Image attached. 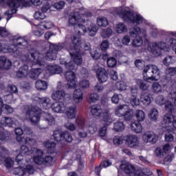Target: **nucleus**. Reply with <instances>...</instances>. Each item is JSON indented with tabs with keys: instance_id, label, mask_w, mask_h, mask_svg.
Segmentation results:
<instances>
[{
	"instance_id": "5fc2aeb1",
	"label": "nucleus",
	"mask_w": 176,
	"mask_h": 176,
	"mask_svg": "<svg viewBox=\"0 0 176 176\" xmlns=\"http://www.w3.org/2000/svg\"><path fill=\"white\" fill-rule=\"evenodd\" d=\"M100 47L102 52H107V50L109 49V41L108 40L103 41L101 43Z\"/></svg>"
},
{
	"instance_id": "e433bc0d",
	"label": "nucleus",
	"mask_w": 176,
	"mask_h": 176,
	"mask_svg": "<svg viewBox=\"0 0 176 176\" xmlns=\"http://www.w3.org/2000/svg\"><path fill=\"white\" fill-rule=\"evenodd\" d=\"M142 43H144V40L141 36L135 37L132 42L133 47H140L142 46Z\"/></svg>"
},
{
	"instance_id": "9d476101",
	"label": "nucleus",
	"mask_w": 176,
	"mask_h": 176,
	"mask_svg": "<svg viewBox=\"0 0 176 176\" xmlns=\"http://www.w3.org/2000/svg\"><path fill=\"white\" fill-rule=\"evenodd\" d=\"M120 168L123 170L125 174H133V176H144V175H149L151 174V170L149 168H146L142 170H135V167L131 164H122L120 166ZM146 171V173H145Z\"/></svg>"
},
{
	"instance_id": "1a4fd4ad",
	"label": "nucleus",
	"mask_w": 176,
	"mask_h": 176,
	"mask_svg": "<svg viewBox=\"0 0 176 176\" xmlns=\"http://www.w3.org/2000/svg\"><path fill=\"white\" fill-rule=\"evenodd\" d=\"M91 113L93 116H96L97 118H100L102 113V122H103L104 126H111L113 122V120L109 116L108 112L102 113V107L100 104H96L92 105L91 107Z\"/></svg>"
},
{
	"instance_id": "ea45409f",
	"label": "nucleus",
	"mask_w": 176,
	"mask_h": 176,
	"mask_svg": "<svg viewBox=\"0 0 176 176\" xmlns=\"http://www.w3.org/2000/svg\"><path fill=\"white\" fill-rule=\"evenodd\" d=\"M113 129L117 133H120V131L124 130V123L120 121L116 122H114Z\"/></svg>"
},
{
	"instance_id": "4be33fe9",
	"label": "nucleus",
	"mask_w": 176,
	"mask_h": 176,
	"mask_svg": "<svg viewBox=\"0 0 176 176\" xmlns=\"http://www.w3.org/2000/svg\"><path fill=\"white\" fill-rule=\"evenodd\" d=\"M78 111L76 110V107H69L67 108V110L65 111L67 119H75L76 118V113Z\"/></svg>"
},
{
	"instance_id": "c85d7f7f",
	"label": "nucleus",
	"mask_w": 176,
	"mask_h": 176,
	"mask_svg": "<svg viewBox=\"0 0 176 176\" xmlns=\"http://www.w3.org/2000/svg\"><path fill=\"white\" fill-rule=\"evenodd\" d=\"M12 140V135L8 131H1V142L3 144L5 142H8V141H10Z\"/></svg>"
},
{
	"instance_id": "3c124183",
	"label": "nucleus",
	"mask_w": 176,
	"mask_h": 176,
	"mask_svg": "<svg viewBox=\"0 0 176 176\" xmlns=\"http://www.w3.org/2000/svg\"><path fill=\"white\" fill-rule=\"evenodd\" d=\"M78 87L80 89H89L90 87V82L87 80H82L79 82Z\"/></svg>"
},
{
	"instance_id": "c9c22d12",
	"label": "nucleus",
	"mask_w": 176,
	"mask_h": 176,
	"mask_svg": "<svg viewBox=\"0 0 176 176\" xmlns=\"http://www.w3.org/2000/svg\"><path fill=\"white\" fill-rule=\"evenodd\" d=\"M44 118L45 122L48 123L49 126H53V124L56 123V120L54 119V117L53 116H51L50 113H45L44 114Z\"/></svg>"
},
{
	"instance_id": "37998d69",
	"label": "nucleus",
	"mask_w": 176,
	"mask_h": 176,
	"mask_svg": "<svg viewBox=\"0 0 176 176\" xmlns=\"http://www.w3.org/2000/svg\"><path fill=\"white\" fill-rule=\"evenodd\" d=\"M107 63L109 68H115L118 65V60H116V58L112 56L107 59Z\"/></svg>"
},
{
	"instance_id": "2f4dec72",
	"label": "nucleus",
	"mask_w": 176,
	"mask_h": 176,
	"mask_svg": "<svg viewBox=\"0 0 176 176\" xmlns=\"http://www.w3.org/2000/svg\"><path fill=\"white\" fill-rule=\"evenodd\" d=\"M35 87L37 90H46L47 89V82L38 80L36 82Z\"/></svg>"
},
{
	"instance_id": "79ce46f5",
	"label": "nucleus",
	"mask_w": 176,
	"mask_h": 176,
	"mask_svg": "<svg viewBox=\"0 0 176 176\" xmlns=\"http://www.w3.org/2000/svg\"><path fill=\"white\" fill-rule=\"evenodd\" d=\"M40 53L33 52L31 54V57L33 59V63L34 64H37V65H42V60L39 58Z\"/></svg>"
},
{
	"instance_id": "de8ad7c7",
	"label": "nucleus",
	"mask_w": 176,
	"mask_h": 176,
	"mask_svg": "<svg viewBox=\"0 0 176 176\" xmlns=\"http://www.w3.org/2000/svg\"><path fill=\"white\" fill-rule=\"evenodd\" d=\"M165 74L166 76H169L171 78V76H174V75H176V67H168L165 69Z\"/></svg>"
},
{
	"instance_id": "0eeeda50",
	"label": "nucleus",
	"mask_w": 176,
	"mask_h": 176,
	"mask_svg": "<svg viewBox=\"0 0 176 176\" xmlns=\"http://www.w3.org/2000/svg\"><path fill=\"white\" fill-rule=\"evenodd\" d=\"M160 76V70L159 67L155 65H148L144 67L143 70V79L145 82H155L156 78Z\"/></svg>"
},
{
	"instance_id": "69168bd1",
	"label": "nucleus",
	"mask_w": 176,
	"mask_h": 176,
	"mask_svg": "<svg viewBox=\"0 0 176 176\" xmlns=\"http://www.w3.org/2000/svg\"><path fill=\"white\" fill-rule=\"evenodd\" d=\"M89 99L91 102H97L100 100V95L97 93L91 94Z\"/></svg>"
},
{
	"instance_id": "7ed1b4c3",
	"label": "nucleus",
	"mask_w": 176,
	"mask_h": 176,
	"mask_svg": "<svg viewBox=\"0 0 176 176\" xmlns=\"http://www.w3.org/2000/svg\"><path fill=\"white\" fill-rule=\"evenodd\" d=\"M74 31L78 35L72 36H76L77 38H80V45H82V37L80 36L85 35L87 31L89 32V36H94L97 32L98 31V28L97 25L91 23V21H87V22H83V25L78 23L74 27Z\"/></svg>"
},
{
	"instance_id": "774afa93",
	"label": "nucleus",
	"mask_w": 176,
	"mask_h": 176,
	"mask_svg": "<svg viewBox=\"0 0 176 176\" xmlns=\"http://www.w3.org/2000/svg\"><path fill=\"white\" fill-rule=\"evenodd\" d=\"M54 6L56 9H57L58 10H60L63 9L64 8V6H65V2L61 1L58 3H55L54 4Z\"/></svg>"
},
{
	"instance_id": "a19ab883",
	"label": "nucleus",
	"mask_w": 176,
	"mask_h": 176,
	"mask_svg": "<svg viewBox=\"0 0 176 176\" xmlns=\"http://www.w3.org/2000/svg\"><path fill=\"white\" fill-rule=\"evenodd\" d=\"M53 138L54 141H56V142H63V132L59 130L54 131Z\"/></svg>"
},
{
	"instance_id": "6ab92c4d",
	"label": "nucleus",
	"mask_w": 176,
	"mask_h": 176,
	"mask_svg": "<svg viewBox=\"0 0 176 176\" xmlns=\"http://www.w3.org/2000/svg\"><path fill=\"white\" fill-rule=\"evenodd\" d=\"M51 108L55 113H64L67 106L64 102H56L51 105Z\"/></svg>"
},
{
	"instance_id": "0e129e2a",
	"label": "nucleus",
	"mask_w": 176,
	"mask_h": 176,
	"mask_svg": "<svg viewBox=\"0 0 176 176\" xmlns=\"http://www.w3.org/2000/svg\"><path fill=\"white\" fill-rule=\"evenodd\" d=\"M131 104L132 107H138L140 105V99L137 96L133 95L131 98Z\"/></svg>"
},
{
	"instance_id": "393cba45",
	"label": "nucleus",
	"mask_w": 176,
	"mask_h": 176,
	"mask_svg": "<svg viewBox=\"0 0 176 176\" xmlns=\"http://www.w3.org/2000/svg\"><path fill=\"white\" fill-rule=\"evenodd\" d=\"M1 69H4V71H8V69L12 68V61L6 58L3 56H1Z\"/></svg>"
},
{
	"instance_id": "f3484780",
	"label": "nucleus",
	"mask_w": 176,
	"mask_h": 176,
	"mask_svg": "<svg viewBox=\"0 0 176 176\" xmlns=\"http://www.w3.org/2000/svg\"><path fill=\"white\" fill-rule=\"evenodd\" d=\"M124 140L129 148L137 149V148H138V145H140V141L136 135H128L124 136Z\"/></svg>"
},
{
	"instance_id": "cd10ccee",
	"label": "nucleus",
	"mask_w": 176,
	"mask_h": 176,
	"mask_svg": "<svg viewBox=\"0 0 176 176\" xmlns=\"http://www.w3.org/2000/svg\"><path fill=\"white\" fill-rule=\"evenodd\" d=\"M14 109L10 105L3 104V100L1 99V113L6 112V113H13Z\"/></svg>"
},
{
	"instance_id": "5701e85b",
	"label": "nucleus",
	"mask_w": 176,
	"mask_h": 176,
	"mask_svg": "<svg viewBox=\"0 0 176 176\" xmlns=\"http://www.w3.org/2000/svg\"><path fill=\"white\" fill-rule=\"evenodd\" d=\"M79 20H80V15L78 12H74V14L69 19V27L76 26L78 23H79Z\"/></svg>"
},
{
	"instance_id": "a18cd8bd",
	"label": "nucleus",
	"mask_w": 176,
	"mask_h": 176,
	"mask_svg": "<svg viewBox=\"0 0 176 176\" xmlns=\"http://www.w3.org/2000/svg\"><path fill=\"white\" fill-rule=\"evenodd\" d=\"M116 31L118 34H123V32H127V26L124 23H119L116 26Z\"/></svg>"
},
{
	"instance_id": "8fccbe9b",
	"label": "nucleus",
	"mask_w": 176,
	"mask_h": 176,
	"mask_svg": "<svg viewBox=\"0 0 176 176\" xmlns=\"http://www.w3.org/2000/svg\"><path fill=\"white\" fill-rule=\"evenodd\" d=\"M136 83L139 87V88L140 89V90H143V91L148 90V85H146V84L145 83V82H144V80L138 79L136 80Z\"/></svg>"
},
{
	"instance_id": "412c9836",
	"label": "nucleus",
	"mask_w": 176,
	"mask_h": 176,
	"mask_svg": "<svg viewBox=\"0 0 176 176\" xmlns=\"http://www.w3.org/2000/svg\"><path fill=\"white\" fill-rule=\"evenodd\" d=\"M26 75H28V65H22L19 69L16 72V78H19V79L25 78Z\"/></svg>"
},
{
	"instance_id": "39448f33",
	"label": "nucleus",
	"mask_w": 176,
	"mask_h": 176,
	"mask_svg": "<svg viewBox=\"0 0 176 176\" xmlns=\"http://www.w3.org/2000/svg\"><path fill=\"white\" fill-rule=\"evenodd\" d=\"M23 111L25 115L28 118L32 124L36 126L41 120V116H42V109L38 107V106L26 105L25 106Z\"/></svg>"
},
{
	"instance_id": "c03bdc74",
	"label": "nucleus",
	"mask_w": 176,
	"mask_h": 176,
	"mask_svg": "<svg viewBox=\"0 0 176 176\" xmlns=\"http://www.w3.org/2000/svg\"><path fill=\"white\" fill-rule=\"evenodd\" d=\"M157 116H159V111H157V109L155 108H153L151 109V111L148 114V118L151 120H154V122H156L157 120Z\"/></svg>"
},
{
	"instance_id": "603ef678",
	"label": "nucleus",
	"mask_w": 176,
	"mask_h": 176,
	"mask_svg": "<svg viewBox=\"0 0 176 176\" xmlns=\"http://www.w3.org/2000/svg\"><path fill=\"white\" fill-rule=\"evenodd\" d=\"M14 174L19 176L25 175V168L24 167L16 168L14 170Z\"/></svg>"
},
{
	"instance_id": "6e6d98bb",
	"label": "nucleus",
	"mask_w": 176,
	"mask_h": 176,
	"mask_svg": "<svg viewBox=\"0 0 176 176\" xmlns=\"http://www.w3.org/2000/svg\"><path fill=\"white\" fill-rule=\"evenodd\" d=\"M34 17L36 20H45V19H46V15L45 14V12L37 11L34 14Z\"/></svg>"
},
{
	"instance_id": "f8f14e48",
	"label": "nucleus",
	"mask_w": 176,
	"mask_h": 176,
	"mask_svg": "<svg viewBox=\"0 0 176 176\" xmlns=\"http://www.w3.org/2000/svg\"><path fill=\"white\" fill-rule=\"evenodd\" d=\"M52 98L55 101L64 102L66 105L71 104V101H72V96L69 94H65L64 90L54 91Z\"/></svg>"
},
{
	"instance_id": "20e7f679",
	"label": "nucleus",
	"mask_w": 176,
	"mask_h": 176,
	"mask_svg": "<svg viewBox=\"0 0 176 176\" xmlns=\"http://www.w3.org/2000/svg\"><path fill=\"white\" fill-rule=\"evenodd\" d=\"M71 40L69 54L74 63L77 65H80L83 61L82 56L79 54V51L80 50V37L71 36Z\"/></svg>"
},
{
	"instance_id": "7c9ffc66",
	"label": "nucleus",
	"mask_w": 176,
	"mask_h": 176,
	"mask_svg": "<svg viewBox=\"0 0 176 176\" xmlns=\"http://www.w3.org/2000/svg\"><path fill=\"white\" fill-rule=\"evenodd\" d=\"M134 116V111L133 109L130 107L125 111V113L122 116V118L125 122H130L133 117Z\"/></svg>"
},
{
	"instance_id": "09e8293b",
	"label": "nucleus",
	"mask_w": 176,
	"mask_h": 176,
	"mask_svg": "<svg viewBox=\"0 0 176 176\" xmlns=\"http://www.w3.org/2000/svg\"><path fill=\"white\" fill-rule=\"evenodd\" d=\"M168 100L164 98V96L163 95H160L156 98L155 102L158 105H164Z\"/></svg>"
},
{
	"instance_id": "4468645a",
	"label": "nucleus",
	"mask_w": 176,
	"mask_h": 176,
	"mask_svg": "<svg viewBox=\"0 0 176 176\" xmlns=\"http://www.w3.org/2000/svg\"><path fill=\"white\" fill-rule=\"evenodd\" d=\"M20 1L21 0H6V5L10 9V11L5 12V14L8 16L7 21L13 17V14L17 13V9L20 8Z\"/></svg>"
},
{
	"instance_id": "aec40b11",
	"label": "nucleus",
	"mask_w": 176,
	"mask_h": 176,
	"mask_svg": "<svg viewBox=\"0 0 176 176\" xmlns=\"http://www.w3.org/2000/svg\"><path fill=\"white\" fill-rule=\"evenodd\" d=\"M143 140L144 142H150L151 144H156V141H157V138L155 135V133L152 131L146 132L143 135Z\"/></svg>"
},
{
	"instance_id": "e2e57ef3",
	"label": "nucleus",
	"mask_w": 176,
	"mask_h": 176,
	"mask_svg": "<svg viewBox=\"0 0 176 176\" xmlns=\"http://www.w3.org/2000/svg\"><path fill=\"white\" fill-rule=\"evenodd\" d=\"M1 126H7L8 127H12L13 126V120L10 118L6 117L5 122L1 123Z\"/></svg>"
},
{
	"instance_id": "9b49d317",
	"label": "nucleus",
	"mask_w": 176,
	"mask_h": 176,
	"mask_svg": "<svg viewBox=\"0 0 176 176\" xmlns=\"http://www.w3.org/2000/svg\"><path fill=\"white\" fill-rule=\"evenodd\" d=\"M135 118L137 121L131 122V129L137 134H140V133H142V124H141V122H144L145 119V113L142 110H137Z\"/></svg>"
},
{
	"instance_id": "f03ea898",
	"label": "nucleus",
	"mask_w": 176,
	"mask_h": 176,
	"mask_svg": "<svg viewBox=\"0 0 176 176\" xmlns=\"http://www.w3.org/2000/svg\"><path fill=\"white\" fill-rule=\"evenodd\" d=\"M44 146L47 148V153L43 152L42 150L38 149L36 148H32L31 151L36 152L38 153V155L34 157L33 160L35 164L38 166H42V164H46L47 166H53V163L54 162V157L50 155L52 153H54L56 152V143L50 142V141L47 140L45 142Z\"/></svg>"
},
{
	"instance_id": "f704fd0d",
	"label": "nucleus",
	"mask_w": 176,
	"mask_h": 176,
	"mask_svg": "<svg viewBox=\"0 0 176 176\" xmlns=\"http://www.w3.org/2000/svg\"><path fill=\"white\" fill-rule=\"evenodd\" d=\"M140 101L144 105H151L152 100H151V96L148 94H144L140 96Z\"/></svg>"
},
{
	"instance_id": "a211bd4d",
	"label": "nucleus",
	"mask_w": 176,
	"mask_h": 176,
	"mask_svg": "<svg viewBox=\"0 0 176 176\" xmlns=\"http://www.w3.org/2000/svg\"><path fill=\"white\" fill-rule=\"evenodd\" d=\"M45 72L49 74L48 76H52V75L61 74L63 68L57 65H47L45 67Z\"/></svg>"
},
{
	"instance_id": "052dcab7",
	"label": "nucleus",
	"mask_w": 176,
	"mask_h": 176,
	"mask_svg": "<svg viewBox=\"0 0 176 176\" xmlns=\"http://www.w3.org/2000/svg\"><path fill=\"white\" fill-rule=\"evenodd\" d=\"M20 152L21 155H25V156H28L31 153V151H30V148L25 145H22L21 146Z\"/></svg>"
},
{
	"instance_id": "a878e982",
	"label": "nucleus",
	"mask_w": 176,
	"mask_h": 176,
	"mask_svg": "<svg viewBox=\"0 0 176 176\" xmlns=\"http://www.w3.org/2000/svg\"><path fill=\"white\" fill-rule=\"evenodd\" d=\"M73 100L75 102H82L83 101V91H82V89H77L74 91Z\"/></svg>"
},
{
	"instance_id": "58836bf2",
	"label": "nucleus",
	"mask_w": 176,
	"mask_h": 176,
	"mask_svg": "<svg viewBox=\"0 0 176 176\" xmlns=\"http://www.w3.org/2000/svg\"><path fill=\"white\" fill-rule=\"evenodd\" d=\"M164 122L166 123V124H170V123H173L174 120H175V116H174L171 113H166L164 116Z\"/></svg>"
},
{
	"instance_id": "423d86ee",
	"label": "nucleus",
	"mask_w": 176,
	"mask_h": 176,
	"mask_svg": "<svg viewBox=\"0 0 176 176\" xmlns=\"http://www.w3.org/2000/svg\"><path fill=\"white\" fill-rule=\"evenodd\" d=\"M119 14L120 17L126 23L137 24V25H140V24L144 23V17L141 14H137L134 16V12L131 10H121Z\"/></svg>"
},
{
	"instance_id": "338daca9",
	"label": "nucleus",
	"mask_w": 176,
	"mask_h": 176,
	"mask_svg": "<svg viewBox=\"0 0 176 176\" xmlns=\"http://www.w3.org/2000/svg\"><path fill=\"white\" fill-rule=\"evenodd\" d=\"M164 105H165V109L168 112H173V111H174V105L172 104L171 102L168 100Z\"/></svg>"
},
{
	"instance_id": "6e6552de",
	"label": "nucleus",
	"mask_w": 176,
	"mask_h": 176,
	"mask_svg": "<svg viewBox=\"0 0 176 176\" xmlns=\"http://www.w3.org/2000/svg\"><path fill=\"white\" fill-rule=\"evenodd\" d=\"M65 66L67 71L65 74V78L67 80V87L69 89H76V74L74 72L75 66L72 62H65Z\"/></svg>"
},
{
	"instance_id": "2eb2a0df",
	"label": "nucleus",
	"mask_w": 176,
	"mask_h": 176,
	"mask_svg": "<svg viewBox=\"0 0 176 176\" xmlns=\"http://www.w3.org/2000/svg\"><path fill=\"white\" fill-rule=\"evenodd\" d=\"M15 134L16 135V141L18 142H24L25 145H29L30 146H34L35 144V140L30 138H24L21 137L24 134V131L21 128H16L14 130Z\"/></svg>"
},
{
	"instance_id": "473e14b6",
	"label": "nucleus",
	"mask_w": 176,
	"mask_h": 176,
	"mask_svg": "<svg viewBox=\"0 0 176 176\" xmlns=\"http://www.w3.org/2000/svg\"><path fill=\"white\" fill-rule=\"evenodd\" d=\"M96 24L98 27H107L109 23L105 16H99L97 18Z\"/></svg>"
},
{
	"instance_id": "4c0bfd02",
	"label": "nucleus",
	"mask_w": 176,
	"mask_h": 176,
	"mask_svg": "<svg viewBox=\"0 0 176 176\" xmlns=\"http://www.w3.org/2000/svg\"><path fill=\"white\" fill-rule=\"evenodd\" d=\"M116 89L119 91H124L127 89V84L124 81H118L116 84Z\"/></svg>"
},
{
	"instance_id": "49530a36",
	"label": "nucleus",
	"mask_w": 176,
	"mask_h": 176,
	"mask_svg": "<svg viewBox=\"0 0 176 176\" xmlns=\"http://www.w3.org/2000/svg\"><path fill=\"white\" fill-rule=\"evenodd\" d=\"M72 135L68 131L63 132L62 142H72Z\"/></svg>"
},
{
	"instance_id": "13d9d810",
	"label": "nucleus",
	"mask_w": 176,
	"mask_h": 176,
	"mask_svg": "<svg viewBox=\"0 0 176 176\" xmlns=\"http://www.w3.org/2000/svg\"><path fill=\"white\" fill-rule=\"evenodd\" d=\"M90 54L91 57L93 58V60H95V61H97L101 58V54L97 50L91 51Z\"/></svg>"
},
{
	"instance_id": "dca6fc26",
	"label": "nucleus",
	"mask_w": 176,
	"mask_h": 176,
	"mask_svg": "<svg viewBox=\"0 0 176 176\" xmlns=\"http://www.w3.org/2000/svg\"><path fill=\"white\" fill-rule=\"evenodd\" d=\"M96 74L99 83H105L108 80L109 72L105 68L98 67L96 71Z\"/></svg>"
},
{
	"instance_id": "bf43d9fd",
	"label": "nucleus",
	"mask_w": 176,
	"mask_h": 176,
	"mask_svg": "<svg viewBox=\"0 0 176 176\" xmlns=\"http://www.w3.org/2000/svg\"><path fill=\"white\" fill-rule=\"evenodd\" d=\"M153 93H160L162 91V84L154 82L152 85Z\"/></svg>"
},
{
	"instance_id": "72a5a7b5",
	"label": "nucleus",
	"mask_w": 176,
	"mask_h": 176,
	"mask_svg": "<svg viewBox=\"0 0 176 176\" xmlns=\"http://www.w3.org/2000/svg\"><path fill=\"white\" fill-rule=\"evenodd\" d=\"M168 132L165 133L164 138L166 142H173L174 141V135L170 133H174V128L167 129Z\"/></svg>"
},
{
	"instance_id": "4d7b16f0",
	"label": "nucleus",
	"mask_w": 176,
	"mask_h": 176,
	"mask_svg": "<svg viewBox=\"0 0 176 176\" xmlns=\"http://www.w3.org/2000/svg\"><path fill=\"white\" fill-rule=\"evenodd\" d=\"M123 141H124V136H116L113 140L114 145L118 146L121 145V144H123Z\"/></svg>"
},
{
	"instance_id": "b1692460",
	"label": "nucleus",
	"mask_w": 176,
	"mask_h": 176,
	"mask_svg": "<svg viewBox=\"0 0 176 176\" xmlns=\"http://www.w3.org/2000/svg\"><path fill=\"white\" fill-rule=\"evenodd\" d=\"M127 104H120L115 109V114L119 118H123V115L129 109Z\"/></svg>"
},
{
	"instance_id": "c756f323",
	"label": "nucleus",
	"mask_w": 176,
	"mask_h": 176,
	"mask_svg": "<svg viewBox=\"0 0 176 176\" xmlns=\"http://www.w3.org/2000/svg\"><path fill=\"white\" fill-rule=\"evenodd\" d=\"M39 105L43 109H49L50 107V98H39Z\"/></svg>"
},
{
	"instance_id": "f257e3e1",
	"label": "nucleus",
	"mask_w": 176,
	"mask_h": 176,
	"mask_svg": "<svg viewBox=\"0 0 176 176\" xmlns=\"http://www.w3.org/2000/svg\"><path fill=\"white\" fill-rule=\"evenodd\" d=\"M13 45H6V47L1 45V52L3 53H11L16 58H21L22 61H30V55L23 54V50L28 47V41L23 37L14 36Z\"/></svg>"
},
{
	"instance_id": "bb28decb",
	"label": "nucleus",
	"mask_w": 176,
	"mask_h": 176,
	"mask_svg": "<svg viewBox=\"0 0 176 176\" xmlns=\"http://www.w3.org/2000/svg\"><path fill=\"white\" fill-rule=\"evenodd\" d=\"M42 74V69L41 68H32L29 73H28V75L31 78V79H34V80H36L38 78H39V76Z\"/></svg>"
},
{
	"instance_id": "680f3d73",
	"label": "nucleus",
	"mask_w": 176,
	"mask_h": 176,
	"mask_svg": "<svg viewBox=\"0 0 176 176\" xmlns=\"http://www.w3.org/2000/svg\"><path fill=\"white\" fill-rule=\"evenodd\" d=\"M4 163L7 168H12L14 164V161L11 158L7 157L5 159Z\"/></svg>"
},
{
	"instance_id": "864d4df0",
	"label": "nucleus",
	"mask_w": 176,
	"mask_h": 176,
	"mask_svg": "<svg viewBox=\"0 0 176 176\" xmlns=\"http://www.w3.org/2000/svg\"><path fill=\"white\" fill-rule=\"evenodd\" d=\"M112 32H113L112 31V29H111L109 28L104 29L102 31V38H110L111 35H112Z\"/></svg>"
},
{
	"instance_id": "ddd939ff",
	"label": "nucleus",
	"mask_w": 176,
	"mask_h": 176,
	"mask_svg": "<svg viewBox=\"0 0 176 176\" xmlns=\"http://www.w3.org/2000/svg\"><path fill=\"white\" fill-rule=\"evenodd\" d=\"M64 49V44H51L45 55V59L48 61H53L57 58V52Z\"/></svg>"
}]
</instances>
